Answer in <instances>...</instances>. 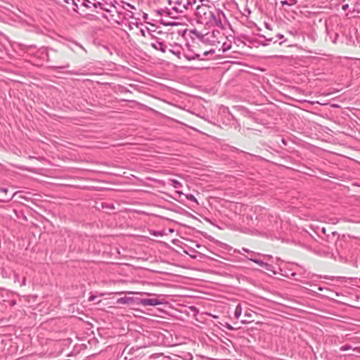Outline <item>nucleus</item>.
Returning <instances> with one entry per match:
<instances>
[{
	"label": "nucleus",
	"mask_w": 360,
	"mask_h": 360,
	"mask_svg": "<svg viewBox=\"0 0 360 360\" xmlns=\"http://www.w3.org/2000/svg\"><path fill=\"white\" fill-rule=\"evenodd\" d=\"M219 43L217 39H214L213 37V34H210V32H207L204 34V37L202 40L203 44H207L210 45H214L216 43Z\"/></svg>",
	"instance_id": "8"
},
{
	"label": "nucleus",
	"mask_w": 360,
	"mask_h": 360,
	"mask_svg": "<svg viewBox=\"0 0 360 360\" xmlns=\"http://www.w3.org/2000/svg\"><path fill=\"white\" fill-rule=\"evenodd\" d=\"M150 46L153 49H155L156 50H159L162 53H165L167 50V45L162 41H160V39H155V41H153L150 44Z\"/></svg>",
	"instance_id": "7"
},
{
	"label": "nucleus",
	"mask_w": 360,
	"mask_h": 360,
	"mask_svg": "<svg viewBox=\"0 0 360 360\" xmlns=\"http://www.w3.org/2000/svg\"><path fill=\"white\" fill-rule=\"evenodd\" d=\"M282 142L284 145H286V141L284 139H282Z\"/></svg>",
	"instance_id": "36"
},
{
	"label": "nucleus",
	"mask_w": 360,
	"mask_h": 360,
	"mask_svg": "<svg viewBox=\"0 0 360 360\" xmlns=\"http://www.w3.org/2000/svg\"><path fill=\"white\" fill-rule=\"evenodd\" d=\"M95 298H96V296H94V295H91V296L89 297V301H90V302H91V301H93V300H95Z\"/></svg>",
	"instance_id": "31"
},
{
	"label": "nucleus",
	"mask_w": 360,
	"mask_h": 360,
	"mask_svg": "<svg viewBox=\"0 0 360 360\" xmlns=\"http://www.w3.org/2000/svg\"><path fill=\"white\" fill-rule=\"evenodd\" d=\"M1 276L4 278H9L10 277V273L6 270L1 271Z\"/></svg>",
	"instance_id": "21"
},
{
	"label": "nucleus",
	"mask_w": 360,
	"mask_h": 360,
	"mask_svg": "<svg viewBox=\"0 0 360 360\" xmlns=\"http://www.w3.org/2000/svg\"><path fill=\"white\" fill-rule=\"evenodd\" d=\"M125 6L131 8V9H135V7L132 5H131L130 4H128V3H124Z\"/></svg>",
	"instance_id": "28"
},
{
	"label": "nucleus",
	"mask_w": 360,
	"mask_h": 360,
	"mask_svg": "<svg viewBox=\"0 0 360 360\" xmlns=\"http://www.w3.org/2000/svg\"><path fill=\"white\" fill-rule=\"evenodd\" d=\"M182 47L179 45H174V46H171V48L168 49V51L174 54V56H176L179 59H181V56H182Z\"/></svg>",
	"instance_id": "9"
},
{
	"label": "nucleus",
	"mask_w": 360,
	"mask_h": 360,
	"mask_svg": "<svg viewBox=\"0 0 360 360\" xmlns=\"http://www.w3.org/2000/svg\"><path fill=\"white\" fill-rule=\"evenodd\" d=\"M242 251H243L245 252L250 253L252 255V256H255L256 255H257V253H255L252 251H250V250L245 248H242Z\"/></svg>",
	"instance_id": "22"
},
{
	"label": "nucleus",
	"mask_w": 360,
	"mask_h": 360,
	"mask_svg": "<svg viewBox=\"0 0 360 360\" xmlns=\"http://www.w3.org/2000/svg\"><path fill=\"white\" fill-rule=\"evenodd\" d=\"M210 53V51H205L201 55L199 53H195L191 50H188L186 52H184L182 54V56H184L188 60H195V59H202V56H207Z\"/></svg>",
	"instance_id": "4"
},
{
	"label": "nucleus",
	"mask_w": 360,
	"mask_h": 360,
	"mask_svg": "<svg viewBox=\"0 0 360 360\" xmlns=\"http://www.w3.org/2000/svg\"><path fill=\"white\" fill-rule=\"evenodd\" d=\"M250 260L252 261L253 262H255V264L259 265L260 266L262 267H265L266 266H269V264L260 259H254V258H249Z\"/></svg>",
	"instance_id": "14"
},
{
	"label": "nucleus",
	"mask_w": 360,
	"mask_h": 360,
	"mask_svg": "<svg viewBox=\"0 0 360 360\" xmlns=\"http://www.w3.org/2000/svg\"><path fill=\"white\" fill-rule=\"evenodd\" d=\"M352 349V346L351 345H346L342 346L340 348V350L342 351V352H344V351H347V350H349V349Z\"/></svg>",
	"instance_id": "19"
},
{
	"label": "nucleus",
	"mask_w": 360,
	"mask_h": 360,
	"mask_svg": "<svg viewBox=\"0 0 360 360\" xmlns=\"http://www.w3.org/2000/svg\"><path fill=\"white\" fill-rule=\"evenodd\" d=\"M117 4V6L113 5V7L115 9L116 12L119 15H123L122 11L121 9V6H120V4Z\"/></svg>",
	"instance_id": "16"
},
{
	"label": "nucleus",
	"mask_w": 360,
	"mask_h": 360,
	"mask_svg": "<svg viewBox=\"0 0 360 360\" xmlns=\"http://www.w3.org/2000/svg\"><path fill=\"white\" fill-rule=\"evenodd\" d=\"M322 231H323V233H325V232H326V229H325V228H323V229H322Z\"/></svg>",
	"instance_id": "43"
},
{
	"label": "nucleus",
	"mask_w": 360,
	"mask_h": 360,
	"mask_svg": "<svg viewBox=\"0 0 360 360\" xmlns=\"http://www.w3.org/2000/svg\"><path fill=\"white\" fill-rule=\"evenodd\" d=\"M290 3L296 4L297 3V0H290Z\"/></svg>",
	"instance_id": "35"
},
{
	"label": "nucleus",
	"mask_w": 360,
	"mask_h": 360,
	"mask_svg": "<svg viewBox=\"0 0 360 360\" xmlns=\"http://www.w3.org/2000/svg\"><path fill=\"white\" fill-rule=\"evenodd\" d=\"M36 56L44 59V58L47 56V52L44 49H39L36 53Z\"/></svg>",
	"instance_id": "13"
},
{
	"label": "nucleus",
	"mask_w": 360,
	"mask_h": 360,
	"mask_svg": "<svg viewBox=\"0 0 360 360\" xmlns=\"http://www.w3.org/2000/svg\"><path fill=\"white\" fill-rule=\"evenodd\" d=\"M281 5L283 6H293L295 5V4H292V3H290V1H287V0H283V1H281Z\"/></svg>",
	"instance_id": "17"
},
{
	"label": "nucleus",
	"mask_w": 360,
	"mask_h": 360,
	"mask_svg": "<svg viewBox=\"0 0 360 360\" xmlns=\"http://www.w3.org/2000/svg\"><path fill=\"white\" fill-rule=\"evenodd\" d=\"M64 1L66 4H69L70 6V8H72V0H64Z\"/></svg>",
	"instance_id": "26"
},
{
	"label": "nucleus",
	"mask_w": 360,
	"mask_h": 360,
	"mask_svg": "<svg viewBox=\"0 0 360 360\" xmlns=\"http://www.w3.org/2000/svg\"><path fill=\"white\" fill-rule=\"evenodd\" d=\"M251 321H253V320L242 321V323H245L251 322Z\"/></svg>",
	"instance_id": "34"
},
{
	"label": "nucleus",
	"mask_w": 360,
	"mask_h": 360,
	"mask_svg": "<svg viewBox=\"0 0 360 360\" xmlns=\"http://www.w3.org/2000/svg\"><path fill=\"white\" fill-rule=\"evenodd\" d=\"M25 284H26V278H25V277H24V278H22V282H21L20 286H24V285H25Z\"/></svg>",
	"instance_id": "29"
},
{
	"label": "nucleus",
	"mask_w": 360,
	"mask_h": 360,
	"mask_svg": "<svg viewBox=\"0 0 360 360\" xmlns=\"http://www.w3.org/2000/svg\"><path fill=\"white\" fill-rule=\"evenodd\" d=\"M197 1L202 0H175L172 10L176 13H184L186 11L192 10Z\"/></svg>",
	"instance_id": "3"
},
{
	"label": "nucleus",
	"mask_w": 360,
	"mask_h": 360,
	"mask_svg": "<svg viewBox=\"0 0 360 360\" xmlns=\"http://www.w3.org/2000/svg\"><path fill=\"white\" fill-rule=\"evenodd\" d=\"M235 252H236V250H235ZM237 252L239 253V254H242L240 250H237Z\"/></svg>",
	"instance_id": "42"
},
{
	"label": "nucleus",
	"mask_w": 360,
	"mask_h": 360,
	"mask_svg": "<svg viewBox=\"0 0 360 360\" xmlns=\"http://www.w3.org/2000/svg\"><path fill=\"white\" fill-rule=\"evenodd\" d=\"M69 66H70L69 64H67V65H65L64 66H62L61 68H68Z\"/></svg>",
	"instance_id": "37"
},
{
	"label": "nucleus",
	"mask_w": 360,
	"mask_h": 360,
	"mask_svg": "<svg viewBox=\"0 0 360 360\" xmlns=\"http://www.w3.org/2000/svg\"><path fill=\"white\" fill-rule=\"evenodd\" d=\"M176 193H177L178 194H179V195L183 194V193H182V192L179 191H176Z\"/></svg>",
	"instance_id": "41"
},
{
	"label": "nucleus",
	"mask_w": 360,
	"mask_h": 360,
	"mask_svg": "<svg viewBox=\"0 0 360 360\" xmlns=\"http://www.w3.org/2000/svg\"><path fill=\"white\" fill-rule=\"evenodd\" d=\"M173 1L172 0H169V4L171 5Z\"/></svg>",
	"instance_id": "44"
},
{
	"label": "nucleus",
	"mask_w": 360,
	"mask_h": 360,
	"mask_svg": "<svg viewBox=\"0 0 360 360\" xmlns=\"http://www.w3.org/2000/svg\"><path fill=\"white\" fill-rule=\"evenodd\" d=\"M138 304L142 306H156L162 304V302L155 298H141Z\"/></svg>",
	"instance_id": "6"
},
{
	"label": "nucleus",
	"mask_w": 360,
	"mask_h": 360,
	"mask_svg": "<svg viewBox=\"0 0 360 360\" xmlns=\"http://www.w3.org/2000/svg\"><path fill=\"white\" fill-rule=\"evenodd\" d=\"M210 34H213V37H214V39H218L217 36L220 34V32L218 30H213L212 32H210Z\"/></svg>",
	"instance_id": "23"
},
{
	"label": "nucleus",
	"mask_w": 360,
	"mask_h": 360,
	"mask_svg": "<svg viewBox=\"0 0 360 360\" xmlns=\"http://www.w3.org/2000/svg\"><path fill=\"white\" fill-rule=\"evenodd\" d=\"M188 199L193 200L194 202H196L195 198L193 195H189V196L187 197Z\"/></svg>",
	"instance_id": "25"
},
{
	"label": "nucleus",
	"mask_w": 360,
	"mask_h": 360,
	"mask_svg": "<svg viewBox=\"0 0 360 360\" xmlns=\"http://www.w3.org/2000/svg\"><path fill=\"white\" fill-rule=\"evenodd\" d=\"M242 313V308L240 304H238L235 309L234 316L236 319H238Z\"/></svg>",
	"instance_id": "15"
},
{
	"label": "nucleus",
	"mask_w": 360,
	"mask_h": 360,
	"mask_svg": "<svg viewBox=\"0 0 360 360\" xmlns=\"http://www.w3.org/2000/svg\"><path fill=\"white\" fill-rule=\"evenodd\" d=\"M326 30L327 35L333 43H336L339 35L337 31L333 30V25H331V22L326 23Z\"/></svg>",
	"instance_id": "5"
},
{
	"label": "nucleus",
	"mask_w": 360,
	"mask_h": 360,
	"mask_svg": "<svg viewBox=\"0 0 360 360\" xmlns=\"http://www.w3.org/2000/svg\"><path fill=\"white\" fill-rule=\"evenodd\" d=\"M1 191L4 192H7L8 190L6 188H1Z\"/></svg>",
	"instance_id": "38"
},
{
	"label": "nucleus",
	"mask_w": 360,
	"mask_h": 360,
	"mask_svg": "<svg viewBox=\"0 0 360 360\" xmlns=\"http://www.w3.org/2000/svg\"><path fill=\"white\" fill-rule=\"evenodd\" d=\"M231 44H226V43H224L223 45H222V49H223V51H226L229 49H231Z\"/></svg>",
	"instance_id": "20"
},
{
	"label": "nucleus",
	"mask_w": 360,
	"mask_h": 360,
	"mask_svg": "<svg viewBox=\"0 0 360 360\" xmlns=\"http://www.w3.org/2000/svg\"><path fill=\"white\" fill-rule=\"evenodd\" d=\"M132 302V298L129 297H123L117 299V303L121 304H129Z\"/></svg>",
	"instance_id": "12"
},
{
	"label": "nucleus",
	"mask_w": 360,
	"mask_h": 360,
	"mask_svg": "<svg viewBox=\"0 0 360 360\" xmlns=\"http://www.w3.org/2000/svg\"><path fill=\"white\" fill-rule=\"evenodd\" d=\"M122 8L126 10V11H129L128 8L127 7L124 6H122Z\"/></svg>",
	"instance_id": "40"
},
{
	"label": "nucleus",
	"mask_w": 360,
	"mask_h": 360,
	"mask_svg": "<svg viewBox=\"0 0 360 360\" xmlns=\"http://www.w3.org/2000/svg\"><path fill=\"white\" fill-rule=\"evenodd\" d=\"M167 184L177 189L182 187V184L176 179H169L167 180Z\"/></svg>",
	"instance_id": "11"
},
{
	"label": "nucleus",
	"mask_w": 360,
	"mask_h": 360,
	"mask_svg": "<svg viewBox=\"0 0 360 360\" xmlns=\"http://www.w3.org/2000/svg\"><path fill=\"white\" fill-rule=\"evenodd\" d=\"M349 8V5L348 4H345L342 6V9L343 11H346L347 8Z\"/></svg>",
	"instance_id": "30"
},
{
	"label": "nucleus",
	"mask_w": 360,
	"mask_h": 360,
	"mask_svg": "<svg viewBox=\"0 0 360 360\" xmlns=\"http://www.w3.org/2000/svg\"><path fill=\"white\" fill-rule=\"evenodd\" d=\"M167 14H168L169 15H171L172 14V11H167Z\"/></svg>",
	"instance_id": "39"
},
{
	"label": "nucleus",
	"mask_w": 360,
	"mask_h": 360,
	"mask_svg": "<svg viewBox=\"0 0 360 360\" xmlns=\"http://www.w3.org/2000/svg\"><path fill=\"white\" fill-rule=\"evenodd\" d=\"M96 3L98 4V6H99L101 8V9H102L103 11L108 12V13L111 12V11L108 8L103 7V4L101 3H100V2H96Z\"/></svg>",
	"instance_id": "18"
},
{
	"label": "nucleus",
	"mask_w": 360,
	"mask_h": 360,
	"mask_svg": "<svg viewBox=\"0 0 360 360\" xmlns=\"http://www.w3.org/2000/svg\"><path fill=\"white\" fill-rule=\"evenodd\" d=\"M20 281V276L19 274L16 272H14V282L17 283Z\"/></svg>",
	"instance_id": "24"
},
{
	"label": "nucleus",
	"mask_w": 360,
	"mask_h": 360,
	"mask_svg": "<svg viewBox=\"0 0 360 360\" xmlns=\"http://www.w3.org/2000/svg\"><path fill=\"white\" fill-rule=\"evenodd\" d=\"M191 37L193 39H198L200 42L202 43L204 34L200 32V31L197 30L196 29L191 30H190Z\"/></svg>",
	"instance_id": "10"
},
{
	"label": "nucleus",
	"mask_w": 360,
	"mask_h": 360,
	"mask_svg": "<svg viewBox=\"0 0 360 360\" xmlns=\"http://www.w3.org/2000/svg\"><path fill=\"white\" fill-rule=\"evenodd\" d=\"M129 18H134V14L132 12H130V14H128Z\"/></svg>",
	"instance_id": "33"
},
{
	"label": "nucleus",
	"mask_w": 360,
	"mask_h": 360,
	"mask_svg": "<svg viewBox=\"0 0 360 360\" xmlns=\"http://www.w3.org/2000/svg\"><path fill=\"white\" fill-rule=\"evenodd\" d=\"M98 8V4L94 0H72L71 9L81 15H86L88 19L92 20L95 18L94 15L87 13L88 10L94 11Z\"/></svg>",
	"instance_id": "2"
},
{
	"label": "nucleus",
	"mask_w": 360,
	"mask_h": 360,
	"mask_svg": "<svg viewBox=\"0 0 360 360\" xmlns=\"http://www.w3.org/2000/svg\"><path fill=\"white\" fill-rule=\"evenodd\" d=\"M32 48H35V46H30V49H32Z\"/></svg>",
	"instance_id": "45"
},
{
	"label": "nucleus",
	"mask_w": 360,
	"mask_h": 360,
	"mask_svg": "<svg viewBox=\"0 0 360 360\" xmlns=\"http://www.w3.org/2000/svg\"><path fill=\"white\" fill-rule=\"evenodd\" d=\"M195 16L198 22L209 27H217L224 29L226 17L224 12L217 8L214 5L202 4L196 7Z\"/></svg>",
	"instance_id": "1"
},
{
	"label": "nucleus",
	"mask_w": 360,
	"mask_h": 360,
	"mask_svg": "<svg viewBox=\"0 0 360 360\" xmlns=\"http://www.w3.org/2000/svg\"><path fill=\"white\" fill-rule=\"evenodd\" d=\"M276 37H277L278 38H279V39H283V34H278L276 35Z\"/></svg>",
	"instance_id": "32"
},
{
	"label": "nucleus",
	"mask_w": 360,
	"mask_h": 360,
	"mask_svg": "<svg viewBox=\"0 0 360 360\" xmlns=\"http://www.w3.org/2000/svg\"><path fill=\"white\" fill-rule=\"evenodd\" d=\"M245 316L248 317V318H251L252 317V314H251L250 311H246L245 313Z\"/></svg>",
	"instance_id": "27"
},
{
	"label": "nucleus",
	"mask_w": 360,
	"mask_h": 360,
	"mask_svg": "<svg viewBox=\"0 0 360 360\" xmlns=\"http://www.w3.org/2000/svg\"><path fill=\"white\" fill-rule=\"evenodd\" d=\"M105 203H102V207H105Z\"/></svg>",
	"instance_id": "46"
}]
</instances>
